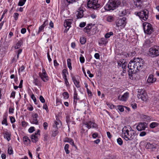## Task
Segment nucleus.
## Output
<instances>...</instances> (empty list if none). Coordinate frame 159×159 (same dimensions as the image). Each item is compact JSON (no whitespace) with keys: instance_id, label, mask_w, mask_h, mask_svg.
Wrapping results in <instances>:
<instances>
[{"instance_id":"nucleus-1","label":"nucleus","mask_w":159,"mask_h":159,"mask_svg":"<svg viewBox=\"0 0 159 159\" xmlns=\"http://www.w3.org/2000/svg\"><path fill=\"white\" fill-rule=\"evenodd\" d=\"M122 136L126 141L134 142L137 140L136 132L129 126H125L123 128Z\"/></svg>"},{"instance_id":"nucleus-2","label":"nucleus","mask_w":159,"mask_h":159,"mask_svg":"<svg viewBox=\"0 0 159 159\" xmlns=\"http://www.w3.org/2000/svg\"><path fill=\"white\" fill-rule=\"evenodd\" d=\"M143 62V59L141 58H134L130 61L128 67L130 70H133V71L137 72L142 69Z\"/></svg>"},{"instance_id":"nucleus-3","label":"nucleus","mask_w":159,"mask_h":159,"mask_svg":"<svg viewBox=\"0 0 159 159\" xmlns=\"http://www.w3.org/2000/svg\"><path fill=\"white\" fill-rule=\"evenodd\" d=\"M98 0H89L87 3V7L92 10L96 9L100 6V5L98 3Z\"/></svg>"},{"instance_id":"nucleus-4","label":"nucleus","mask_w":159,"mask_h":159,"mask_svg":"<svg viewBox=\"0 0 159 159\" xmlns=\"http://www.w3.org/2000/svg\"><path fill=\"white\" fill-rule=\"evenodd\" d=\"M148 55L152 57L159 56V47L151 48L149 49Z\"/></svg>"},{"instance_id":"nucleus-5","label":"nucleus","mask_w":159,"mask_h":159,"mask_svg":"<svg viewBox=\"0 0 159 159\" xmlns=\"http://www.w3.org/2000/svg\"><path fill=\"white\" fill-rule=\"evenodd\" d=\"M143 25L145 33L147 34H150L152 32L153 28L150 23L145 22L143 24Z\"/></svg>"},{"instance_id":"nucleus-6","label":"nucleus","mask_w":159,"mask_h":159,"mask_svg":"<svg viewBox=\"0 0 159 159\" xmlns=\"http://www.w3.org/2000/svg\"><path fill=\"white\" fill-rule=\"evenodd\" d=\"M148 11L147 10L142 11L138 12L137 14L140 19H141L142 22L146 20L148 18Z\"/></svg>"},{"instance_id":"nucleus-7","label":"nucleus","mask_w":159,"mask_h":159,"mask_svg":"<svg viewBox=\"0 0 159 159\" xmlns=\"http://www.w3.org/2000/svg\"><path fill=\"white\" fill-rule=\"evenodd\" d=\"M126 23V18L123 17L121 19L120 18L117 19L116 21V25L117 26L121 29L124 28Z\"/></svg>"},{"instance_id":"nucleus-8","label":"nucleus","mask_w":159,"mask_h":159,"mask_svg":"<svg viewBox=\"0 0 159 159\" xmlns=\"http://www.w3.org/2000/svg\"><path fill=\"white\" fill-rule=\"evenodd\" d=\"M120 4L119 0H110V11L115 9Z\"/></svg>"},{"instance_id":"nucleus-9","label":"nucleus","mask_w":159,"mask_h":159,"mask_svg":"<svg viewBox=\"0 0 159 159\" xmlns=\"http://www.w3.org/2000/svg\"><path fill=\"white\" fill-rule=\"evenodd\" d=\"M39 77L43 82H45L48 80V77L44 68L42 69V72H39Z\"/></svg>"},{"instance_id":"nucleus-10","label":"nucleus","mask_w":159,"mask_h":159,"mask_svg":"<svg viewBox=\"0 0 159 159\" xmlns=\"http://www.w3.org/2000/svg\"><path fill=\"white\" fill-rule=\"evenodd\" d=\"M83 126H85L88 129H90L92 128H96L97 127V125L93 121H88L85 122L83 125Z\"/></svg>"},{"instance_id":"nucleus-11","label":"nucleus","mask_w":159,"mask_h":159,"mask_svg":"<svg viewBox=\"0 0 159 159\" xmlns=\"http://www.w3.org/2000/svg\"><path fill=\"white\" fill-rule=\"evenodd\" d=\"M147 127V125L145 122H140L136 126V129L139 131L145 130Z\"/></svg>"},{"instance_id":"nucleus-12","label":"nucleus","mask_w":159,"mask_h":159,"mask_svg":"<svg viewBox=\"0 0 159 159\" xmlns=\"http://www.w3.org/2000/svg\"><path fill=\"white\" fill-rule=\"evenodd\" d=\"M129 94L128 92H126L121 96L119 95L118 97V99L119 100L126 102L129 97Z\"/></svg>"},{"instance_id":"nucleus-13","label":"nucleus","mask_w":159,"mask_h":159,"mask_svg":"<svg viewBox=\"0 0 159 159\" xmlns=\"http://www.w3.org/2000/svg\"><path fill=\"white\" fill-rule=\"evenodd\" d=\"M32 118L31 119L30 121L31 123L37 125L38 124V121L37 120V118L38 117V115L37 113H33L32 116Z\"/></svg>"},{"instance_id":"nucleus-14","label":"nucleus","mask_w":159,"mask_h":159,"mask_svg":"<svg viewBox=\"0 0 159 159\" xmlns=\"http://www.w3.org/2000/svg\"><path fill=\"white\" fill-rule=\"evenodd\" d=\"M146 148L150 149V151H154L156 148V146L155 143H147L145 145Z\"/></svg>"},{"instance_id":"nucleus-15","label":"nucleus","mask_w":159,"mask_h":159,"mask_svg":"<svg viewBox=\"0 0 159 159\" xmlns=\"http://www.w3.org/2000/svg\"><path fill=\"white\" fill-rule=\"evenodd\" d=\"M72 23V20H66L65 21L64 25L66 28V31H67L71 27V25Z\"/></svg>"},{"instance_id":"nucleus-16","label":"nucleus","mask_w":159,"mask_h":159,"mask_svg":"<svg viewBox=\"0 0 159 159\" xmlns=\"http://www.w3.org/2000/svg\"><path fill=\"white\" fill-rule=\"evenodd\" d=\"M93 25L92 24H88L84 29V31L88 35H89L91 31V29L93 27Z\"/></svg>"},{"instance_id":"nucleus-17","label":"nucleus","mask_w":159,"mask_h":159,"mask_svg":"<svg viewBox=\"0 0 159 159\" xmlns=\"http://www.w3.org/2000/svg\"><path fill=\"white\" fill-rule=\"evenodd\" d=\"M108 40L106 38H102L98 40V43L100 46H101L102 45H105L107 43Z\"/></svg>"},{"instance_id":"nucleus-18","label":"nucleus","mask_w":159,"mask_h":159,"mask_svg":"<svg viewBox=\"0 0 159 159\" xmlns=\"http://www.w3.org/2000/svg\"><path fill=\"white\" fill-rule=\"evenodd\" d=\"M134 4L137 7H141L144 0H133Z\"/></svg>"},{"instance_id":"nucleus-19","label":"nucleus","mask_w":159,"mask_h":159,"mask_svg":"<svg viewBox=\"0 0 159 159\" xmlns=\"http://www.w3.org/2000/svg\"><path fill=\"white\" fill-rule=\"evenodd\" d=\"M156 80V78L154 77L152 75H150L147 80V81L148 83H152L154 82Z\"/></svg>"},{"instance_id":"nucleus-20","label":"nucleus","mask_w":159,"mask_h":159,"mask_svg":"<svg viewBox=\"0 0 159 159\" xmlns=\"http://www.w3.org/2000/svg\"><path fill=\"white\" fill-rule=\"evenodd\" d=\"M129 13L128 10L120 9L119 12V15L120 16H123L127 15Z\"/></svg>"},{"instance_id":"nucleus-21","label":"nucleus","mask_w":159,"mask_h":159,"mask_svg":"<svg viewBox=\"0 0 159 159\" xmlns=\"http://www.w3.org/2000/svg\"><path fill=\"white\" fill-rule=\"evenodd\" d=\"M61 121L59 120L57 121L55 120L54 121V124L53 125V126L54 128H56L58 129L61 127Z\"/></svg>"},{"instance_id":"nucleus-22","label":"nucleus","mask_w":159,"mask_h":159,"mask_svg":"<svg viewBox=\"0 0 159 159\" xmlns=\"http://www.w3.org/2000/svg\"><path fill=\"white\" fill-rule=\"evenodd\" d=\"M83 12L84 11L83 10L80 9H79L77 11V18L79 19L82 18L83 16Z\"/></svg>"},{"instance_id":"nucleus-23","label":"nucleus","mask_w":159,"mask_h":159,"mask_svg":"<svg viewBox=\"0 0 159 159\" xmlns=\"http://www.w3.org/2000/svg\"><path fill=\"white\" fill-rule=\"evenodd\" d=\"M136 54V52L134 51L129 53H125L124 55L126 57H129V58H130L135 56Z\"/></svg>"},{"instance_id":"nucleus-24","label":"nucleus","mask_w":159,"mask_h":159,"mask_svg":"<svg viewBox=\"0 0 159 159\" xmlns=\"http://www.w3.org/2000/svg\"><path fill=\"white\" fill-rule=\"evenodd\" d=\"M111 77L112 81L115 82L119 81V80L120 79L118 77V75L116 74L113 75H112L111 76Z\"/></svg>"},{"instance_id":"nucleus-25","label":"nucleus","mask_w":159,"mask_h":159,"mask_svg":"<svg viewBox=\"0 0 159 159\" xmlns=\"http://www.w3.org/2000/svg\"><path fill=\"white\" fill-rule=\"evenodd\" d=\"M23 140L25 144L28 145L30 143V141L27 136H25L24 137Z\"/></svg>"},{"instance_id":"nucleus-26","label":"nucleus","mask_w":159,"mask_h":159,"mask_svg":"<svg viewBox=\"0 0 159 159\" xmlns=\"http://www.w3.org/2000/svg\"><path fill=\"white\" fill-rule=\"evenodd\" d=\"M92 29H91V31L90 32L89 36L93 35L95 34L97 32V28L96 27L94 26V25H93Z\"/></svg>"},{"instance_id":"nucleus-27","label":"nucleus","mask_w":159,"mask_h":159,"mask_svg":"<svg viewBox=\"0 0 159 159\" xmlns=\"http://www.w3.org/2000/svg\"><path fill=\"white\" fill-rule=\"evenodd\" d=\"M11 134L8 132L5 133L4 135V138L6 139L8 141H9L11 140Z\"/></svg>"},{"instance_id":"nucleus-28","label":"nucleus","mask_w":159,"mask_h":159,"mask_svg":"<svg viewBox=\"0 0 159 159\" xmlns=\"http://www.w3.org/2000/svg\"><path fill=\"white\" fill-rule=\"evenodd\" d=\"M23 43V42L22 40H19L16 44V46L15 47V48L16 49H17L19 48L21 45Z\"/></svg>"},{"instance_id":"nucleus-29","label":"nucleus","mask_w":159,"mask_h":159,"mask_svg":"<svg viewBox=\"0 0 159 159\" xmlns=\"http://www.w3.org/2000/svg\"><path fill=\"white\" fill-rule=\"evenodd\" d=\"M146 93L145 92L144 90L143 89H139L138 91V93L137 94V97L139 98V96H141L142 95H143L144 93Z\"/></svg>"},{"instance_id":"nucleus-30","label":"nucleus","mask_w":159,"mask_h":159,"mask_svg":"<svg viewBox=\"0 0 159 159\" xmlns=\"http://www.w3.org/2000/svg\"><path fill=\"white\" fill-rule=\"evenodd\" d=\"M33 83L35 85L37 86L39 85L40 82V81L37 78L34 77Z\"/></svg>"},{"instance_id":"nucleus-31","label":"nucleus","mask_w":159,"mask_h":159,"mask_svg":"<svg viewBox=\"0 0 159 159\" xmlns=\"http://www.w3.org/2000/svg\"><path fill=\"white\" fill-rule=\"evenodd\" d=\"M159 125V124L157 122H153L151 123L149 125L150 127L151 128H154L157 126Z\"/></svg>"},{"instance_id":"nucleus-32","label":"nucleus","mask_w":159,"mask_h":159,"mask_svg":"<svg viewBox=\"0 0 159 159\" xmlns=\"http://www.w3.org/2000/svg\"><path fill=\"white\" fill-rule=\"evenodd\" d=\"M38 135L35 134L32 135L31 137V139H32V141L33 142H36L38 140Z\"/></svg>"},{"instance_id":"nucleus-33","label":"nucleus","mask_w":159,"mask_h":159,"mask_svg":"<svg viewBox=\"0 0 159 159\" xmlns=\"http://www.w3.org/2000/svg\"><path fill=\"white\" fill-rule=\"evenodd\" d=\"M139 99H141L143 101H146L147 100V95L146 93H144L143 95H142L141 96H139Z\"/></svg>"},{"instance_id":"nucleus-34","label":"nucleus","mask_w":159,"mask_h":159,"mask_svg":"<svg viewBox=\"0 0 159 159\" xmlns=\"http://www.w3.org/2000/svg\"><path fill=\"white\" fill-rule=\"evenodd\" d=\"M67 62L68 67L70 70H71L72 69V67L71 66V62L70 59H68L67 61Z\"/></svg>"},{"instance_id":"nucleus-35","label":"nucleus","mask_w":159,"mask_h":159,"mask_svg":"<svg viewBox=\"0 0 159 159\" xmlns=\"http://www.w3.org/2000/svg\"><path fill=\"white\" fill-rule=\"evenodd\" d=\"M143 118L145 121H149L151 120V116L145 115L143 116Z\"/></svg>"},{"instance_id":"nucleus-36","label":"nucleus","mask_w":159,"mask_h":159,"mask_svg":"<svg viewBox=\"0 0 159 159\" xmlns=\"http://www.w3.org/2000/svg\"><path fill=\"white\" fill-rule=\"evenodd\" d=\"M74 102H75V103L76 102V101H75V100H78L79 99L77 98V94L76 92V90H75L74 91Z\"/></svg>"},{"instance_id":"nucleus-37","label":"nucleus","mask_w":159,"mask_h":159,"mask_svg":"<svg viewBox=\"0 0 159 159\" xmlns=\"http://www.w3.org/2000/svg\"><path fill=\"white\" fill-rule=\"evenodd\" d=\"M127 63L125 62H123L122 66L121 67L123 69V73H125V72L126 71L125 67L127 65Z\"/></svg>"},{"instance_id":"nucleus-38","label":"nucleus","mask_w":159,"mask_h":159,"mask_svg":"<svg viewBox=\"0 0 159 159\" xmlns=\"http://www.w3.org/2000/svg\"><path fill=\"white\" fill-rule=\"evenodd\" d=\"M86 39L84 37H81L80 39V41L82 44H84L86 42Z\"/></svg>"},{"instance_id":"nucleus-39","label":"nucleus","mask_w":159,"mask_h":159,"mask_svg":"<svg viewBox=\"0 0 159 159\" xmlns=\"http://www.w3.org/2000/svg\"><path fill=\"white\" fill-rule=\"evenodd\" d=\"M128 72L129 77L130 78V79H131V78L132 77L133 75L134 74H135V73L136 72H134V71H133V70H130V69H129Z\"/></svg>"},{"instance_id":"nucleus-40","label":"nucleus","mask_w":159,"mask_h":159,"mask_svg":"<svg viewBox=\"0 0 159 159\" xmlns=\"http://www.w3.org/2000/svg\"><path fill=\"white\" fill-rule=\"evenodd\" d=\"M125 107V106L122 105H118L117 106V109L121 112H122L124 111V108Z\"/></svg>"},{"instance_id":"nucleus-41","label":"nucleus","mask_w":159,"mask_h":159,"mask_svg":"<svg viewBox=\"0 0 159 159\" xmlns=\"http://www.w3.org/2000/svg\"><path fill=\"white\" fill-rule=\"evenodd\" d=\"M68 74L67 70L66 69H64L62 71L63 74V78H66L67 76L66 74Z\"/></svg>"},{"instance_id":"nucleus-42","label":"nucleus","mask_w":159,"mask_h":159,"mask_svg":"<svg viewBox=\"0 0 159 159\" xmlns=\"http://www.w3.org/2000/svg\"><path fill=\"white\" fill-rule=\"evenodd\" d=\"M69 145L68 144H66L64 147V149L66 154L69 153V151L68 150Z\"/></svg>"},{"instance_id":"nucleus-43","label":"nucleus","mask_w":159,"mask_h":159,"mask_svg":"<svg viewBox=\"0 0 159 159\" xmlns=\"http://www.w3.org/2000/svg\"><path fill=\"white\" fill-rule=\"evenodd\" d=\"M26 0H20L18 5L20 6H23L25 3Z\"/></svg>"},{"instance_id":"nucleus-44","label":"nucleus","mask_w":159,"mask_h":159,"mask_svg":"<svg viewBox=\"0 0 159 159\" xmlns=\"http://www.w3.org/2000/svg\"><path fill=\"white\" fill-rule=\"evenodd\" d=\"M3 119V120L2 122V124L5 125H8V124L7 122L6 117V116H4Z\"/></svg>"},{"instance_id":"nucleus-45","label":"nucleus","mask_w":159,"mask_h":159,"mask_svg":"<svg viewBox=\"0 0 159 159\" xmlns=\"http://www.w3.org/2000/svg\"><path fill=\"white\" fill-rule=\"evenodd\" d=\"M68 143H69L72 145L74 146L76 148V146L75 145L73 140L71 138H70V139H69V141Z\"/></svg>"},{"instance_id":"nucleus-46","label":"nucleus","mask_w":159,"mask_h":159,"mask_svg":"<svg viewBox=\"0 0 159 159\" xmlns=\"http://www.w3.org/2000/svg\"><path fill=\"white\" fill-rule=\"evenodd\" d=\"M62 95L65 99H67L69 97V94L67 92H64L62 94Z\"/></svg>"},{"instance_id":"nucleus-47","label":"nucleus","mask_w":159,"mask_h":159,"mask_svg":"<svg viewBox=\"0 0 159 159\" xmlns=\"http://www.w3.org/2000/svg\"><path fill=\"white\" fill-rule=\"evenodd\" d=\"M74 84H75V86L77 88H79L80 87V82L79 80H77L74 82Z\"/></svg>"},{"instance_id":"nucleus-48","label":"nucleus","mask_w":159,"mask_h":159,"mask_svg":"<svg viewBox=\"0 0 159 159\" xmlns=\"http://www.w3.org/2000/svg\"><path fill=\"white\" fill-rule=\"evenodd\" d=\"M80 62L82 63H84V58L82 54H80Z\"/></svg>"},{"instance_id":"nucleus-49","label":"nucleus","mask_w":159,"mask_h":159,"mask_svg":"<svg viewBox=\"0 0 159 159\" xmlns=\"http://www.w3.org/2000/svg\"><path fill=\"white\" fill-rule=\"evenodd\" d=\"M117 141L119 145H121L123 144V141L120 138H118L117 140Z\"/></svg>"},{"instance_id":"nucleus-50","label":"nucleus","mask_w":159,"mask_h":159,"mask_svg":"<svg viewBox=\"0 0 159 159\" xmlns=\"http://www.w3.org/2000/svg\"><path fill=\"white\" fill-rule=\"evenodd\" d=\"M31 99L33 100L35 104H37V103H36V99L34 94H32L31 95Z\"/></svg>"},{"instance_id":"nucleus-51","label":"nucleus","mask_w":159,"mask_h":159,"mask_svg":"<svg viewBox=\"0 0 159 159\" xmlns=\"http://www.w3.org/2000/svg\"><path fill=\"white\" fill-rule=\"evenodd\" d=\"M104 8L106 11H109V3L108 2L104 6Z\"/></svg>"},{"instance_id":"nucleus-52","label":"nucleus","mask_w":159,"mask_h":159,"mask_svg":"<svg viewBox=\"0 0 159 159\" xmlns=\"http://www.w3.org/2000/svg\"><path fill=\"white\" fill-rule=\"evenodd\" d=\"M13 151L11 147H9L8 148V152L10 155L13 154Z\"/></svg>"},{"instance_id":"nucleus-53","label":"nucleus","mask_w":159,"mask_h":159,"mask_svg":"<svg viewBox=\"0 0 159 159\" xmlns=\"http://www.w3.org/2000/svg\"><path fill=\"white\" fill-rule=\"evenodd\" d=\"M79 78V77L78 76H73L72 77V80L74 82V83L77 80H78V79Z\"/></svg>"},{"instance_id":"nucleus-54","label":"nucleus","mask_w":159,"mask_h":159,"mask_svg":"<svg viewBox=\"0 0 159 159\" xmlns=\"http://www.w3.org/2000/svg\"><path fill=\"white\" fill-rule=\"evenodd\" d=\"M19 15V14L17 13H14L13 15V17H14V19L16 20H17L18 19Z\"/></svg>"},{"instance_id":"nucleus-55","label":"nucleus","mask_w":159,"mask_h":159,"mask_svg":"<svg viewBox=\"0 0 159 159\" xmlns=\"http://www.w3.org/2000/svg\"><path fill=\"white\" fill-rule=\"evenodd\" d=\"M131 106L132 108L134 109H136L137 107V104L135 103H131Z\"/></svg>"},{"instance_id":"nucleus-56","label":"nucleus","mask_w":159,"mask_h":159,"mask_svg":"<svg viewBox=\"0 0 159 159\" xmlns=\"http://www.w3.org/2000/svg\"><path fill=\"white\" fill-rule=\"evenodd\" d=\"M28 131L30 133H32L34 131V127L33 126L30 127Z\"/></svg>"},{"instance_id":"nucleus-57","label":"nucleus","mask_w":159,"mask_h":159,"mask_svg":"<svg viewBox=\"0 0 159 159\" xmlns=\"http://www.w3.org/2000/svg\"><path fill=\"white\" fill-rule=\"evenodd\" d=\"M39 100L42 103H43L45 102V100L42 96L41 95L39 96Z\"/></svg>"},{"instance_id":"nucleus-58","label":"nucleus","mask_w":159,"mask_h":159,"mask_svg":"<svg viewBox=\"0 0 159 159\" xmlns=\"http://www.w3.org/2000/svg\"><path fill=\"white\" fill-rule=\"evenodd\" d=\"M43 109H45L47 112H48V111H49L48 107L47 105L46 104H45L43 105Z\"/></svg>"},{"instance_id":"nucleus-59","label":"nucleus","mask_w":159,"mask_h":159,"mask_svg":"<svg viewBox=\"0 0 159 159\" xmlns=\"http://www.w3.org/2000/svg\"><path fill=\"white\" fill-rule=\"evenodd\" d=\"M44 27L41 25L39 28V31L37 33V34H39L43 29Z\"/></svg>"},{"instance_id":"nucleus-60","label":"nucleus","mask_w":159,"mask_h":159,"mask_svg":"<svg viewBox=\"0 0 159 159\" xmlns=\"http://www.w3.org/2000/svg\"><path fill=\"white\" fill-rule=\"evenodd\" d=\"M67 2L69 3H72L74 2H76L77 0H66Z\"/></svg>"},{"instance_id":"nucleus-61","label":"nucleus","mask_w":159,"mask_h":159,"mask_svg":"<svg viewBox=\"0 0 159 159\" xmlns=\"http://www.w3.org/2000/svg\"><path fill=\"white\" fill-rule=\"evenodd\" d=\"M123 61H117V64L118 65V67H121L123 64Z\"/></svg>"},{"instance_id":"nucleus-62","label":"nucleus","mask_w":159,"mask_h":159,"mask_svg":"<svg viewBox=\"0 0 159 159\" xmlns=\"http://www.w3.org/2000/svg\"><path fill=\"white\" fill-rule=\"evenodd\" d=\"M146 134V132L145 131H142L141 132L140 134V136L143 137L145 136Z\"/></svg>"},{"instance_id":"nucleus-63","label":"nucleus","mask_w":159,"mask_h":159,"mask_svg":"<svg viewBox=\"0 0 159 159\" xmlns=\"http://www.w3.org/2000/svg\"><path fill=\"white\" fill-rule=\"evenodd\" d=\"M64 80V82L65 83V84L66 85V86H68V85H69V83L67 79V78H63Z\"/></svg>"},{"instance_id":"nucleus-64","label":"nucleus","mask_w":159,"mask_h":159,"mask_svg":"<svg viewBox=\"0 0 159 159\" xmlns=\"http://www.w3.org/2000/svg\"><path fill=\"white\" fill-rule=\"evenodd\" d=\"M10 120L11 122V123H13L15 121V119L14 117L12 116L10 117Z\"/></svg>"}]
</instances>
